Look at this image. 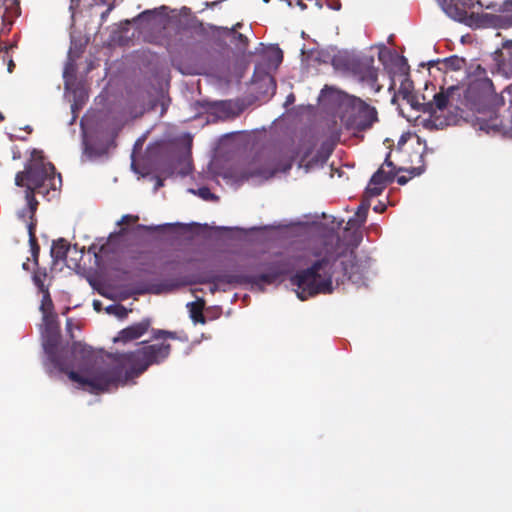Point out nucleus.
<instances>
[{"instance_id": "obj_1", "label": "nucleus", "mask_w": 512, "mask_h": 512, "mask_svg": "<svg viewBox=\"0 0 512 512\" xmlns=\"http://www.w3.org/2000/svg\"><path fill=\"white\" fill-rule=\"evenodd\" d=\"M42 320V347L49 372L52 373L53 369L59 373H67L68 378L77 383L79 388L91 393H100L125 382L129 377L143 371L151 362L165 357L168 353L165 346H150L145 351L131 353L130 359L136 363L141 362V365L124 372L121 367L105 365L97 351L81 342H74L71 348L62 347L57 316L45 313Z\"/></svg>"}, {"instance_id": "obj_2", "label": "nucleus", "mask_w": 512, "mask_h": 512, "mask_svg": "<svg viewBox=\"0 0 512 512\" xmlns=\"http://www.w3.org/2000/svg\"><path fill=\"white\" fill-rule=\"evenodd\" d=\"M377 273L375 260L367 253L348 254V247L335 233H328L317 259L306 269L297 271L290 281L297 297L307 300L317 294H329L337 285L348 280L358 287L368 286Z\"/></svg>"}, {"instance_id": "obj_3", "label": "nucleus", "mask_w": 512, "mask_h": 512, "mask_svg": "<svg viewBox=\"0 0 512 512\" xmlns=\"http://www.w3.org/2000/svg\"><path fill=\"white\" fill-rule=\"evenodd\" d=\"M123 125V119L114 113L97 111L85 114L80 120L82 161H106L109 158V150L116 146L115 139Z\"/></svg>"}, {"instance_id": "obj_4", "label": "nucleus", "mask_w": 512, "mask_h": 512, "mask_svg": "<svg viewBox=\"0 0 512 512\" xmlns=\"http://www.w3.org/2000/svg\"><path fill=\"white\" fill-rule=\"evenodd\" d=\"M15 185L26 187V207L29 210V218L32 219L38 207L35 193L44 196H48L50 190L55 193L62 185V178L60 173H56L52 163L44 161L43 151L33 149L24 170L16 174Z\"/></svg>"}, {"instance_id": "obj_5", "label": "nucleus", "mask_w": 512, "mask_h": 512, "mask_svg": "<svg viewBox=\"0 0 512 512\" xmlns=\"http://www.w3.org/2000/svg\"><path fill=\"white\" fill-rule=\"evenodd\" d=\"M319 103L338 108L341 121L348 129L364 131L377 121V111L359 97L333 86L325 85L318 96Z\"/></svg>"}, {"instance_id": "obj_6", "label": "nucleus", "mask_w": 512, "mask_h": 512, "mask_svg": "<svg viewBox=\"0 0 512 512\" xmlns=\"http://www.w3.org/2000/svg\"><path fill=\"white\" fill-rule=\"evenodd\" d=\"M442 11L451 19L463 23L471 28L498 27L501 18L495 14L475 13L473 9L486 8L494 10L497 4L490 2L485 4L481 0H436Z\"/></svg>"}, {"instance_id": "obj_7", "label": "nucleus", "mask_w": 512, "mask_h": 512, "mask_svg": "<svg viewBox=\"0 0 512 512\" xmlns=\"http://www.w3.org/2000/svg\"><path fill=\"white\" fill-rule=\"evenodd\" d=\"M129 22L139 30H160L169 25H175L178 29H188L194 27L198 20L187 7L177 10L162 5L142 11Z\"/></svg>"}, {"instance_id": "obj_8", "label": "nucleus", "mask_w": 512, "mask_h": 512, "mask_svg": "<svg viewBox=\"0 0 512 512\" xmlns=\"http://www.w3.org/2000/svg\"><path fill=\"white\" fill-rule=\"evenodd\" d=\"M282 275L281 270L278 267L271 266L266 271L261 273H227L220 272L211 274L207 277L205 282H208L211 285L210 291L212 293L216 292L220 289L221 284L226 285H243L248 284L251 286V289H258L260 291L264 290L265 285L272 284L276 280H278Z\"/></svg>"}, {"instance_id": "obj_9", "label": "nucleus", "mask_w": 512, "mask_h": 512, "mask_svg": "<svg viewBox=\"0 0 512 512\" xmlns=\"http://www.w3.org/2000/svg\"><path fill=\"white\" fill-rule=\"evenodd\" d=\"M191 154V140L181 144H168L160 151V155L152 167L150 179L155 181L154 191L164 185V177L174 174L177 165L188 161Z\"/></svg>"}, {"instance_id": "obj_10", "label": "nucleus", "mask_w": 512, "mask_h": 512, "mask_svg": "<svg viewBox=\"0 0 512 512\" xmlns=\"http://www.w3.org/2000/svg\"><path fill=\"white\" fill-rule=\"evenodd\" d=\"M141 345H142V346H141L140 348L136 349L135 351L123 352V353H116V354H115V355H116V360L119 362V363H117V364H110V363H108V362L106 361V359H105V356H104L100 351H97V352L102 356V358H103V361H104L105 365H107V366H109V367H121V369H122L124 372H127V371L131 370L134 366H135V367H138V366H140V365H141V362H139V363L133 362V361L130 359L129 354H131V353H135V352H138V351H145V349H146V348L150 347V345H144V342H141ZM151 346H165V347H167V349H168V353H167V355H166L165 357H163V358H161V359H159V360H157V361H153V362H151V363H150V364H149V365H148V366H147L143 371H141V372H140V373H138L137 375H135V376H131V377H129L125 382H123V383H121V384H119V385H115V386H113V387H111V388H109V389H105V390H103L102 392H106V391H107V392H109V391H112V390H114V389L118 388L119 386H125V385H127V384H129V383H133V380H134L136 377H138L140 374H142L144 371H146V370H147V368H148L150 365H153V364H159V363H161L162 361H164V360L168 357V355H169V353H170V345H169V344H165V343H161V344H151Z\"/></svg>"}, {"instance_id": "obj_11", "label": "nucleus", "mask_w": 512, "mask_h": 512, "mask_svg": "<svg viewBox=\"0 0 512 512\" xmlns=\"http://www.w3.org/2000/svg\"><path fill=\"white\" fill-rule=\"evenodd\" d=\"M429 113V117L421 120V125L427 130H442L445 127L456 125L460 118L458 113L448 112L447 114H439L434 110L432 103H423L420 110Z\"/></svg>"}, {"instance_id": "obj_12", "label": "nucleus", "mask_w": 512, "mask_h": 512, "mask_svg": "<svg viewBox=\"0 0 512 512\" xmlns=\"http://www.w3.org/2000/svg\"><path fill=\"white\" fill-rule=\"evenodd\" d=\"M252 81L258 85L257 89L263 96L272 97L275 94L276 82L262 65H255Z\"/></svg>"}, {"instance_id": "obj_13", "label": "nucleus", "mask_w": 512, "mask_h": 512, "mask_svg": "<svg viewBox=\"0 0 512 512\" xmlns=\"http://www.w3.org/2000/svg\"><path fill=\"white\" fill-rule=\"evenodd\" d=\"M164 148V145L151 147L150 145L147 147L146 157L144 159L143 167L140 168L135 159L134 152L131 154V170L138 174L140 177H148L152 173V167L156 162L157 158L160 155V151Z\"/></svg>"}, {"instance_id": "obj_14", "label": "nucleus", "mask_w": 512, "mask_h": 512, "mask_svg": "<svg viewBox=\"0 0 512 512\" xmlns=\"http://www.w3.org/2000/svg\"><path fill=\"white\" fill-rule=\"evenodd\" d=\"M207 111L218 119L233 118L241 112L232 100L205 101Z\"/></svg>"}, {"instance_id": "obj_15", "label": "nucleus", "mask_w": 512, "mask_h": 512, "mask_svg": "<svg viewBox=\"0 0 512 512\" xmlns=\"http://www.w3.org/2000/svg\"><path fill=\"white\" fill-rule=\"evenodd\" d=\"M128 232V227H122L118 233H111L105 243L101 244L99 250L96 251V245H92L89 248V252H92L95 257V263L99 265L100 256L108 253H116L119 249V241L122 240L124 235Z\"/></svg>"}, {"instance_id": "obj_16", "label": "nucleus", "mask_w": 512, "mask_h": 512, "mask_svg": "<svg viewBox=\"0 0 512 512\" xmlns=\"http://www.w3.org/2000/svg\"><path fill=\"white\" fill-rule=\"evenodd\" d=\"M364 68L360 71V81L367 86L373 93H378L381 86L378 81V69L374 67V58L372 56L363 59Z\"/></svg>"}, {"instance_id": "obj_17", "label": "nucleus", "mask_w": 512, "mask_h": 512, "mask_svg": "<svg viewBox=\"0 0 512 512\" xmlns=\"http://www.w3.org/2000/svg\"><path fill=\"white\" fill-rule=\"evenodd\" d=\"M278 170L270 166H260L257 168H249L240 172L238 179L240 181H252L253 183L260 184L273 178Z\"/></svg>"}, {"instance_id": "obj_18", "label": "nucleus", "mask_w": 512, "mask_h": 512, "mask_svg": "<svg viewBox=\"0 0 512 512\" xmlns=\"http://www.w3.org/2000/svg\"><path fill=\"white\" fill-rule=\"evenodd\" d=\"M150 321L148 319L142 320L141 322L130 325L122 329L116 337L113 338L115 343L122 342L127 343L128 341L141 337L149 328Z\"/></svg>"}, {"instance_id": "obj_19", "label": "nucleus", "mask_w": 512, "mask_h": 512, "mask_svg": "<svg viewBox=\"0 0 512 512\" xmlns=\"http://www.w3.org/2000/svg\"><path fill=\"white\" fill-rule=\"evenodd\" d=\"M176 287L171 282H160V283H139L137 284L126 296L130 295H142V294H161L168 292Z\"/></svg>"}, {"instance_id": "obj_20", "label": "nucleus", "mask_w": 512, "mask_h": 512, "mask_svg": "<svg viewBox=\"0 0 512 512\" xmlns=\"http://www.w3.org/2000/svg\"><path fill=\"white\" fill-rule=\"evenodd\" d=\"M458 90L459 87L457 85L449 86L446 89L441 88L439 92L434 94L433 101L431 102L433 104L434 110L439 114H446L444 110L447 107L449 100L454 97V94Z\"/></svg>"}, {"instance_id": "obj_21", "label": "nucleus", "mask_w": 512, "mask_h": 512, "mask_svg": "<svg viewBox=\"0 0 512 512\" xmlns=\"http://www.w3.org/2000/svg\"><path fill=\"white\" fill-rule=\"evenodd\" d=\"M344 238L341 240L348 247V254H354L353 250L359 246L363 239V234L357 226H350L346 223V227L344 228Z\"/></svg>"}, {"instance_id": "obj_22", "label": "nucleus", "mask_w": 512, "mask_h": 512, "mask_svg": "<svg viewBox=\"0 0 512 512\" xmlns=\"http://www.w3.org/2000/svg\"><path fill=\"white\" fill-rule=\"evenodd\" d=\"M370 208V200L368 198H363L362 202L358 206L355 215L347 221V224L350 226H357L361 228L366 222L368 210Z\"/></svg>"}, {"instance_id": "obj_23", "label": "nucleus", "mask_w": 512, "mask_h": 512, "mask_svg": "<svg viewBox=\"0 0 512 512\" xmlns=\"http://www.w3.org/2000/svg\"><path fill=\"white\" fill-rule=\"evenodd\" d=\"M71 251V246L64 238H59L53 241L50 254L54 262L65 260L68 252Z\"/></svg>"}, {"instance_id": "obj_24", "label": "nucleus", "mask_w": 512, "mask_h": 512, "mask_svg": "<svg viewBox=\"0 0 512 512\" xmlns=\"http://www.w3.org/2000/svg\"><path fill=\"white\" fill-rule=\"evenodd\" d=\"M412 88H413L412 81L406 76L400 85L399 93L401 94L402 98L404 100H406L407 103H409L413 109L420 110V105L422 103H419L416 100L415 96L411 92Z\"/></svg>"}, {"instance_id": "obj_25", "label": "nucleus", "mask_w": 512, "mask_h": 512, "mask_svg": "<svg viewBox=\"0 0 512 512\" xmlns=\"http://www.w3.org/2000/svg\"><path fill=\"white\" fill-rule=\"evenodd\" d=\"M396 177V171L386 172L383 167H379L370 178L371 184H380L386 187V184L394 181Z\"/></svg>"}, {"instance_id": "obj_26", "label": "nucleus", "mask_w": 512, "mask_h": 512, "mask_svg": "<svg viewBox=\"0 0 512 512\" xmlns=\"http://www.w3.org/2000/svg\"><path fill=\"white\" fill-rule=\"evenodd\" d=\"M334 147L331 146L330 142L322 141L319 149L315 153V155L311 158V163L323 165L327 162L329 157L331 156Z\"/></svg>"}, {"instance_id": "obj_27", "label": "nucleus", "mask_w": 512, "mask_h": 512, "mask_svg": "<svg viewBox=\"0 0 512 512\" xmlns=\"http://www.w3.org/2000/svg\"><path fill=\"white\" fill-rule=\"evenodd\" d=\"M265 55L269 65L278 67L283 60V52L277 44H270L266 46Z\"/></svg>"}, {"instance_id": "obj_28", "label": "nucleus", "mask_w": 512, "mask_h": 512, "mask_svg": "<svg viewBox=\"0 0 512 512\" xmlns=\"http://www.w3.org/2000/svg\"><path fill=\"white\" fill-rule=\"evenodd\" d=\"M177 226H180V227H183V224L179 223V222H176V223H163V224H158V225H143V224H137L134 228H133V232L136 234L138 231L140 230H145V231H159V232H164V231H168V230H173L175 227Z\"/></svg>"}, {"instance_id": "obj_29", "label": "nucleus", "mask_w": 512, "mask_h": 512, "mask_svg": "<svg viewBox=\"0 0 512 512\" xmlns=\"http://www.w3.org/2000/svg\"><path fill=\"white\" fill-rule=\"evenodd\" d=\"M72 92L73 102L71 104V113L75 114L82 108L85 100L87 99V95L84 90L78 88L74 89Z\"/></svg>"}, {"instance_id": "obj_30", "label": "nucleus", "mask_w": 512, "mask_h": 512, "mask_svg": "<svg viewBox=\"0 0 512 512\" xmlns=\"http://www.w3.org/2000/svg\"><path fill=\"white\" fill-rule=\"evenodd\" d=\"M465 59L458 57L457 55H452L443 59V64L452 71L461 70L465 66Z\"/></svg>"}, {"instance_id": "obj_31", "label": "nucleus", "mask_w": 512, "mask_h": 512, "mask_svg": "<svg viewBox=\"0 0 512 512\" xmlns=\"http://www.w3.org/2000/svg\"><path fill=\"white\" fill-rule=\"evenodd\" d=\"M231 42L235 45L236 49L245 54L248 46V38L242 33L231 34Z\"/></svg>"}, {"instance_id": "obj_32", "label": "nucleus", "mask_w": 512, "mask_h": 512, "mask_svg": "<svg viewBox=\"0 0 512 512\" xmlns=\"http://www.w3.org/2000/svg\"><path fill=\"white\" fill-rule=\"evenodd\" d=\"M74 72L75 68L74 65L70 62H67L63 71V78H64V86L66 92L72 90V81L74 80Z\"/></svg>"}, {"instance_id": "obj_33", "label": "nucleus", "mask_w": 512, "mask_h": 512, "mask_svg": "<svg viewBox=\"0 0 512 512\" xmlns=\"http://www.w3.org/2000/svg\"><path fill=\"white\" fill-rule=\"evenodd\" d=\"M105 311L109 315H114L119 319L127 317L129 310L121 304H110L105 308Z\"/></svg>"}, {"instance_id": "obj_34", "label": "nucleus", "mask_w": 512, "mask_h": 512, "mask_svg": "<svg viewBox=\"0 0 512 512\" xmlns=\"http://www.w3.org/2000/svg\"><path fill=\"white\" fill-rule=\"evenodd\" d=\"M189 193L199 196L203 200H216L217 196L213 194L207 186H202L197 189L189 188Z\"/></svg>"}, {"instance_id": "obj_35", "label": "nucleus", "mask_w": 512, "mask_h": 512, "mask_svg": "<svg viewBox=\"0 0 512 512\" xmlns=\"http://www.w3.org/2000/svg\"><path fill=\"white\" fill-rule=\"evenodd\" d=\"M385 187L380 184H371L368 183L367 187L365 188L364 192V198H368L370 200L371 197H375L378 195H381L384 191Z\"/></svg>"}, {"instance_id": "obj_36", "label": "nucleus", "mask_w": 512, "mask_h": 512, "mask_svg": "<svg viewBox=\"0 0 512 512\" xmlns=\"http://www.w3.org/2000/svg\"><path fill=\"white\" fill-rule=\"evenodd\" d=\"M43 297L40 305V311L42 312V316L45 315V313H52L51 310L53 308V302L50 297V293L48 290L42 292Z\"/></svg>"}, {"instance_id": "obj_37", "label": "nucleus", "mask_w": 512, "mask_h": 512, "mask_svg": "<svg viewBox=\"0 0 512 512\" xmlns=\"http://www.w3.org/2000/svg\"><path fill=\"white\" fill-rule=\"evenodd\" d=\"M187 307L189 308L190 318L194 323L204 324L206 322V319L203 316V314L195 309L194 302L187 303Z\"/></svg>"}, {"instance_id": "obj_38", "label": "nucleus", "mask_w": 512, "mask_h": 512, "mask_svg": "<svg viewBox=\"0 0 512 512\" xmlns=\"http://www.w3.org/2000/svg\"><path fill=\"white\" fill-rule=\"evenodd\" d=\"M27 229H28V233H29V242H30V245H31L32 255L36 259L37 255H38V252H39V247L36 244V241H35L34 235H33L34 224L32 222L29 223L27 225Z\"/></svg>"}, {"instance_id": "obj_39", "label": "nucleus", "mask_w": 512, "mask_h": 512, "mask_svg": "<svg viewBox=\"0 0 512 512\" xmlns=\"http://www.w3.org/2000/svg\"><path fill=\"white\" fill-rule=\"evenodd\" d=\"M341 138V130L334 127L329 134V137L326 138L325 142H330L331 146L335 147V145L340 141Z\"/></svg>"}, {"instance_id": "obj_40", "label": "nucleus", "mask_w": 512, "mask_h": 512, "mask_svg": "<svg viewBox=\"0 0 512 512\" xmlns=\"http://www.w3.org/2000/svg\"><path fill=\"white\" fill-rule=\"evenodd\" d=\"M242 23L238 22L236 23L235 25H233L231 28H228V27H218L217 29L222 31V34L227 36V35H231V34H234V33H239L237 30L240 29L242 27Z\"/></svg>"}, {"instance_id": "obj_41", "label": "nucleus", "mask_w": 512, "mask_h": 512, "mask_svg": "<svg viewBox=\"0 0 512 512\" xmlns=\"http://www.w3.org/2000/svg\"><path fill=\"white\" fill-rule=\"evenodd\" d=\"M425 170H426V167H425V164L423 162L422 165H420V166L409 167L407 169V173H409L412 177H416V176L422 175L425 172Z\"/></svg>"}, {"instance_id": "obj_42", "label": "nucleus", "mask_w": 512, "mask_h": 512, "mask_svg": "<svg viewBox=\"0 0 512 512\" xmlns=\"http://www.w3.org/2000/svg\"><path fill=\"white\" fill-rule=\"evenodd\" d=\"M94 5H103L108 7V11H112L115 7V1L116 0H92Z\"/></svg>"}, {"instance_id": "obj_43", "label": "nucleus", "mask_w": 512, "mask_h": 512, "mask_svg": "<svg viewBox=\"0 0 512 512\" xmlns=\"http://www.w3.org/2000/svg\"><path fill=\"white\" fill-rule=\"evenodd\" d=\"M33 282L35 284V286L41 291V292H44L46 290H48L45 285H44V281L42 279V277L40 275H37V274H34L33 277Z\"/></svg>"}, {"instance_id": "obj_44", "label": "nucleus", "mask_w": 512, "mask_h": 512, "mask_svg": "<svg viewBox=\"0 0 512 512\" xmlns=\"http://www.w3.org/2000/svg\"><path fill=\"white\" fill-rule=\"evenodd\" d=\"M158 101L161 105V114H163L167 110L170 99L163 92H161Z\"/></svg>"}, {"instance_id": "obj_45", "label": "nucleus", "mask_w": 512, "mask_h": 512, "mask_svg": "<svg viewBox=\"0 0 512 512\" xmlns=\"http://www.w3.org/2000/svg\"><path fill=\"white\" fill-rule=\"evenodd\" d=\"M410 137H411V133L410 132L403 133L400 136V138L398 139L397 149L400 150L408 142Z\"/></svg>"}, {"instance_id": "obj_46", "label": "nucleus", "mask_w": 512, "mask_h": 512, "mask_svg": "<svg viewBox=\"0 0 512 512\" xmlns=\"http://www.w3.org/2000/svg\"><path fill=\"white\" fill-rule=\"evenodd\" d=\"M154 337L155 338H163V337L175 338V333L166 331V330H155Z\"/></svg>"}, {"instance_id": "obj_47", "label": "nucleus", "mask_w": 512, "mask_h": 512, "mask_svg": "<svg viewBox=\"0 0 512 512\" xmlns=\"http://www.w3.org/2000/svg\"><path fill=\"white\" fill-rule=\"evenodd\" d=\"M390 155H391V151H389L387 154H386V157L384 159V162L383 164L381 165V167L384 168V166H387L389 168H391V170H394L396 169V165L391 161L390 159Z\"/></svg>"}, {"instance_id": "obj_48", "label": "nucleus", "mask_w": 512, "mask_h": 512, "mask_svg": "<svg viewBox=\"0 0 512 512\" xmlns=\"http://www.w3.org/2000/svg\"><path fill=\"white\" fill-rule=\"evenodd\" d=\"M427 153H434V149L433 148H429L427 146V143L426 141H423V151L422 153L420 154L419 158H420V162L423 163L424 161V155L427 154Z\"/></svg>"}, {"instance_id": "obj_49", "label": "nucleus", "mask_w": 512, "mask_h": 512, "mask_svg": "<svg viewBox=\"0 0 512 512\" xmlns=\"http://www.w3.org/2000/svg\"><path fill=\"white\" fill-rule=\"evenodd\" d=\"M265 51H266L265 45L263 43H259L254 51H249L248 52V55H256V54H260V53H264L265 54Z\"/></svg>"}, {"instance_id": "obj_50", "label": "nucleus", "mask_w": 512, "mask_h": 512, "mask_svg": "<svg viewBox=\"0 0 512 512\" xmlns=\"http://www.w3.org/2000/svg\"><path fill=\"white\" fill-rule=\"evenodd\" d=\"M294 102H295V95L293 93H290L286 96V99H285V102L283 105L285 108H287L290 105H292Z\"/></svg>"}, {"instance_id": "obj_51", "label": "nucleus", "mask_w": 512, "mask_h": 512, "mask_svg": "<svg viewBox=\"0 0 512 512\" xmlns=\"http://www.w3.org/2000/svg\"><path fill=\"white\" fill-rule=\"evenodd\" d=\"M294 2H295V5H297L301 10L306 9V4L304 2H302L301 0H289L288 5L292 7L294 5Z\"/></svg>"}, {"instance_id": "obj_52", "label": "nucleus", "mask_w": 512, "mask_h": 512, "mask_svg": "<svg viewBox=\"0 0 512 512\" xmlns=\"http://www.w3.org/2000/svg\"><path fill=\"white\" fill-rule=\"evenodd\" d=\"M123 222H135V218L129 214L122 216V218L117 221V225H120Z\"/></svg>"}, {"instance_id": "obj_53", "label": "nucleus", "mask_w": 512, "mask_h": 512, "mask_svg": "<svg viewBox=\"0 0 512 512\" xmlns=\"http://www.w3.org/2000/svg\"><path fill=\"white\" fill-rule=\"evenodd\" d=\"M408 68L409 67H408L407 59L405 57H401L400 58V70L406 73Z\"/></svg>"}, {"instance_id": "obj_54", "label": "nucleus", "mask_w": 512, "mask_h": 512, "mask_svg": "<svg viewBox=\"0 0 512 512\" xmlns=\"http://www.w3.org/2000/svg\"><path fill=\"white\" fill-rule=\"evenodd\" d=\"M28 213H29V210L27 209V207H25L17 212V216L19 219L25 220Z\"/></svg>"}, {"instance_id": "obj_55", "label": "nucleus", "mask_w": 512, "mask_h": 512, "mask_svg": "<svg viewBox=\"0 0 512 512\" xmlns=\"http://www.w3.org/2000/svg\"><path fill=\"white\" fill-rule=\"evenodd\" d=\"M397 183L401 186L406 185L409 181V178L406 176H398L397 177Z\"/></svg>"}, {"instance_id": "obj_56", "label": "nucleus", "mask_w": 512, "mask_h": 512, "mask_svg": "<svg viewBox=\"0 0 512 512\" xmlns=\"http://www.w3.org/2000/svg\"><path fill=\"white\" fill-rule=\"evenodd\" d=\"M386 209V205L384 203H379L373 207L375 212L381 213Z\"/></svg>"}, {"instance_id": "obj_57", "label": "nucleus", "mask_w": 512, "mask_h": 512, "mask_svg": "<svg viewBox=\"0 0 512 512\" xmlns=\"http://www.w3.org/2000/svg\"><path fill=\"white\" fill-rule=\"evenodd\" d=\"M142 145H143V140L141 138L137 139L135 144H134V148H133V152L134 154L136 153V151L139 149L142 148Z\"/></svg>"}, {"instance_id": "obj_58", "label": "nucleus", "mask_w": 512, "mask_h": 512, "mask_svg": "<svg viewBox=\"0 0 512 512\" xmlns=\"http://www.w3.org/2000/svg\"><path fill=\"white\" fill-rule=\"evenodd\" d=\"M93 308L96 311H100L102 309V303L99 300H93Z\"/></svg>"}, {"instance_id": "obj_59", "label": "nucleus", "mask_w": 512, "mask_h": 512, "mask_svg": "<svg viewBox=\"0 0 512 512\" xmlns=\"http://www.w3.org/2000/svg\"><path fill=\"white\" fill-rule=\"evenodd\" d=\"M503 49H511L512 48V40H505L502 43Z\"/></svg>"}, {"instance_id": "obj_60", "label": "nucleus", "mask_w": 512, "mask_h": 512, "mask_svg": "<svg viewBox=\"0 0 512 512\" xmlns=\"http://www.w3.org/2000/svg\"><path fill=\"white\" fill-rule=\"evenodd\" d=\"M510 7H512V0H506L503 3V10L508 11L510 9Z\"/></svg>"}, {"instance_id": "obj_61", "label": "nucleus", "mask_w": 512, "mask_h": 512, "mask_svg": "<svg viewBox=\"0 0 512 512\" xmlns=\"http://www.w3.org/2000/svg\"><path fill=\"white\" fill-rule=\"evenodd\" d=\"M331 218H332V221H331V222H332V223H336V224H337V228H340V227H341V225H342V224H343V222H344V219L337 220V219H336V217H334V216H331Z\"/></svg>"}, {"instance_id": "obj_62", "label": "nucleus", "mask_w": 512, "mask_h": 512, "mask_svg": "<svg viewBox=\"0 0 512 512\" xmlns=\"http://www.w3.org/2000/svg\"><path fill=\"white\" fill-rule=\"evenodd\" d=\"M71 250H74V251H75V253H79V254H80L79 259H81V258H82L83 250H82V249H80V250H79V248H78L77 244L73 245V246L71 247Z\"/></svg>"}, {"instance_id": "obj_63", "label": "nucleus", "mask_w": 512, "mask_h": 512, "mask_svg": "<svg viewBox=\"0 0 512 512\" xmlns=\"http://www.w3.org/2000/svg\"><path fill=\"white\" fill-rule=\"evenodd\" d=\"M111 11H108V7H106V9L101 12V19L102 20H105V18L110 14Z\"/></svg>"}, {"instance_id": "obj_64", "label": "nucleus", "mask_w": 512, "mask_h": 512, "mask_svg": "<svg viewBox=\"0 0 512 512\" xmlns=\"http://www.w3.org/2000/svg\"><path fill=\"white\" fill-rule=\"evenodd\" d=\"M240 132H231V133H226L223 135V138H231V137H234L235 135L239 134Z\"/></svg>"}]
</instances>
